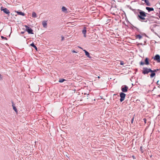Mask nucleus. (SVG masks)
<instances>
[{
  "instance_id": "nucleus-32",
  "label": "nucleus",
  "mask_w": 160,
  "mask_h": 160,
  "mask_svg": "<svg viewBox=\"0 0 160 160\" xmlns=\"http://www.w3.org/2000/svg\"><path fill=\"white\" fill-rule=\"evenodd\" d=\"M2 79V77L1 74H0V80Z\"/></svg>"
},
{
  "instance_id": "nucleus-37",
  "label": "nucleus",
  "mask_w": 160,
  "mask_h": 160,
  "mask_svg": "<svg viewBox=\"0 0 160 160\" xmlns=\"http://www.w3.org/2000/svg\"><path fill=\"white\" fill-rule=\"evenodd\" d=\"M79 47V48H80L82 49V48L81 47Z\"/></svg>"
},
{
  "instance_id": "nucleus-3",
  "label": "nucleus",
  "mask_w": 160,
  "mask_h": 160,
  "mask_svg": "<svg viewBox=\"0 0 160 160\" xmlns=\"http://www.w3.org/2000/svg\"><path fill=\"white\" fill-rule=\"evenodd\" d=\"M25 30L26 31H27L29 34H33V30L31 28H30L27 25H25Z\"/></svg>"
},
{
  "instance_id": "nucleus-26",
  "label": "nucleus",
  "mask_w": 160,
  "mask_h": 160,
  "mask_svg": "<svg viewBox=\"0 0 160 160\" xmlns=\"http://www.w3.org/2000/svg\"><path fill=\"white\" fill-rule=\"evenodd\" d=\"M140 64L141 65H144L145 64H144V62H142V61H141L140 63Z\"/></svg>"
},
{
  "instance_id": "nucleus-17",
  "label": "nucleus",
  "mask_w": 160,
  "mask_h": 160,
  "mask_svg": "<svg viewBox=\"0 0 160 160\" xmlns=\"http://www.w3.org/2000/svg\"><path fill=\"white\" fill-rule=\"evenodd\" d=\"M62 11L65 12H67V8L63 6L62 8Z\"/></svg>"
},
{
  "instance_id": "nucleus-35",
  "label": "nucleus",
  "mask_w": 160,
  "mask_h": 160,
  "mask_svg": "<svg viewBox=\"0 0 160 160\" xmlns=\"http://www.w3.org/2000/svg\"><path fill=\"white\" fill-rule=\"evenodd\" d=\"M72 52H74V53H77V52H76L75 50H73L72 51Z\"/></svg>"
},
{
  "instance_id": "nucleus-18",
  "label": "nucleus",
  "mask_w": 160,
  "mask_h": 160,
  "mask_svg": "<svg viewBox=\"0 0 160 160\" xmlns=\"http://www.w3.org/2000/svg\"><path fill=\"white\" fill-rule=\"evenodd\" d=\"M30 46H32V47H33L36 50H38V48L36 47V46L34 45V43H32L30 44Z\"/></svg>"
},
{
  "instance_id": "nucleus-41",
  "label": "nucleus",
  "mask_w": 160,
  "mask_h": 160,
  "mask_svg": "<svg viewBox=\"0 0 160 160\" xmlns=\"http://www.w3.org/2000/svg\"><path fill=\"white\" fill-rule=\"evenodd\" d=\"M158 96L159 97H160V94L159 95H158Z\"/></svg>"
},
{
  "instance_id": "nucleus-10",
  "label": "nucleus",
  "mask_w": 160,
  "mask_h": 160,
  "mask_svg": "<svg viewBox=\"0 0 160 160\" xmlns=\"http://www.w3.org/2000/svg\"><path fill=\"white\" fill-rule=\"evenodd\" d=\"M150 72L151 73L150 75V78H153L154 76H155L156 73L153 71V70H151V71Z\"/></svg>"
},
{
  "instance_id": "nucleus-5",
  "label": "nucleus",
  "mask_w": 160,
  "mask_h": 160,
  "mask_svg": "<svg viewBox=\"0 0 160 160\" xmlns=\"http://www.w3.org/2000/svg\"><path fill=\"white\" fill-rule=\"evenodd\" d=\"M128 87L126 85H124L122 86L121 90L123 92H126L128 91Z\"/></svg>"
},
{
  "instance_id": "nucleus-46",
  "label": "nucleus",
  "mask_w": 160,
  "mask_h": 160,
  "mask_svg": "<svg viewBox=\"0 0 160 160\" xmlns=\"http://www.w3.org/2000/svg\"><path fill=\"white\" fill-rule=\"evenodd\" d=\"M159 14H160V12H159Z\"/></svg>"
},
{
  "instance_id": "nucleus-42",
  "label": "nucleus",
  "mask_w": 160,
  "mask_h": 160,
  "mask_svg": "<svg viewBox=\"0 0 160 160\" xmlns=\"http://www.w3.org/2000/svg\"><path fill=\"white\" fill-rule=\"evenodd\" d=\"M98 78H100V77L99 76H98Z\"/></svg>"
},
{
  "instance_id": "nucleus-27",
  "label": "nucleus",
  "mask_w": 160,
  "mask_h": 160,
  "mask_svg": "<svg viewBox=\"0 0 160 160\" xmlns=\"http://www.w3.org/2000/svg\"><path fill=\"white\" fill-rule=\"evenodd\" d=\"M157 84L158 85H159V86H160V81L158 80L157 81Z\"/></svg>"
},
{
  "instance_id": "nucleus-9",
  "label": "nucleus",
  "mask_w": 160,
  "mask_h": 160,
  "mask_svg": "<svg viewBox=\"0 0 160 160\" xmlns=\"http://www.w3.org/2000/svg\"><path fill=\"white\" fill-rule=\"evenodd\" d=\"M86 32H87L86 28V27H84L83 30L82 31V32L84 35H83L84 37L85 38L86 37V36H87L86 34Z\"/></svg>"
},
{
  "instance_id": "nucleus-15",
  "label": "nucleus",
  "mask_w": 160,
  "mask_h": 160,
  "mask_svg": "<svg viewBox=\"0 0 160 160\" xmlns=\"http://www.w3.org/2000/svg\"><path fill=\"white\" fill-rule=\"evenodd\" d=\"M15 12H16L19 15H22V16H24L25 15V14L24 13L21 12L15 11Z\"/></svg>"
},
{
  "instance_id": "nucleus-23",
  "label": "nucleus",
  "mask_w": 160,
  "mask_h": 160,
  "mask_svg": "<svg viewBox=\"0 0 160 160\" xmlns=\"http://www.w3.org/2000/svg\"><path fill=\"white\" fill-rule=\"evenodd\" d=\"M140 150L142 153H143L144 152V150L142 148V146L140 147Z\"/></svg>"
},
{
  "instance_id": "nucleus-38",
  "label": "nucleus",
  "mask_w": 160,
  "mask_h": 160,
  "mask_svg": "<svg viewBox=\"0 0 160 160\" xmlns=\"http://www.w3.org/2000/svg\"><path fill=\"white\" fill-rule=\"evenodd\" d=\"M88 95H89V94H87V97H88Z\"/></svg>"
},
{
  "instance_id": "nucleus-20",
  "label": "nucleus",
  "mask_w": 160,
  "mask_h": 160,
  "mask_svg": "<svg viewBox=\"0 0 160 160\" xmlns=\"http://www.w3.org/2000/svg\"><path fill=\"white\" fill-rule=\"evenodd\" d=\"M32 16L33 18H34L37 17V14L35 12H32Z\"/></svg>"
},
{
  "instance_id": "nucleus-19",
  "label": "nucleus",
  "mask_w": 160,
  "mask_h": 160,
  "mask_svg": "<svg viewBox=\"0 0 160 160\" xmlns=\"http://www.w3.org/2000/svg\"><path fill=\"white\" fill-rule=\"evenodd\" d=\"M144 1L147 5L149 6H151V4L148 0H144Z\"/></svg>"
},
{
  "instance_id": "nucleus-34",
  "label": "nucleus",
  "mask_w": 160,
  "mask_h": 160,
  "mask_svg": "<svg viewBox=\"0 0 160 160\" xmlns=\"http://www.w3.org/2000/svg\"><path fill=\"white\" fill-rule=\"evenodd\" d=\"M123 62H120V65H123Z\"/></svg>"
},
{
  "instance_id": "nucleus-29",
  "label": "nucleus",
  "mask_w": 160,
  "mask_h": 160,
  "mask_svg": "<svg viewBox=\"0 0 160 160\" xmlns=\"http://www.w3.org/2000/svg\"><path fill=\"white\" fill-rule=\"evenodd\" d=\"M141 34L142 35H144V36L146 37H148V36H147V35L146 34L144 33H142V34L141 33Z\"/></svg>"
},
{
  "instance_id": "nucleus-36",
  "label": "nucleus",
  "mask_w": 160,
  "mask_h": 160,
  "mask_svg": "<svg viewBox=\"0 0 160 160\" xmlns=\"http://www.w3.org/2000/svg\"><path fill=\"white\" fill-rule=\"evenodd\" d=\"M24 33V32H21V33L23 34Z\"/></svg>"
},
{
  "instance_id": "nucleus-39",
  "label": "nucleus",
  "mask_w": 160,
  "mask_h": 160,
  "mask_svg": "<svg viewBox=\"0 0 160 160\" xmlns=\"http://www.w3.org/2000/svg\"><path fill=\"white\" fill-rule=\"evenodd\" d=\"M132 157H133V158H134V156H132Z\"/></svg>"
},
{
  "instance_id": "nucleus-11",
  "label": "nucleus",
  "mask_w": 160,
  "mask_h": 160,
  "mask_svg": "<svg viewBox=\"0 0 160 160\" xmlns=\"http://www.w3.org/2000/svg\"><path fill=\"white\" fill-rule=\"evenodd\" d=\"M146 9L149 12L151 11H153L154 9L152 8H151L149 7H146Z\"/></svg>"
},
{
  "instance_id": "nucleus-16",
  "label": "nucleus",
  "mask_w": 160,
  "mask_h": 160,
  "mask_svg": "<svg viewBox=\"0 0 160 160\" xmlns=\"http://www.w3.org/2000/svg\"><path fill=\"white\" fill-rule=\"evenodd\" d=\"M47 21H43L42 22V24L43 27L45 28L47 27Z\"/></svg>"
},
{
  "instance_id": "nucleus-2",
  "label": "nucleus",
  "mask_w": 160,
  "mask_h": 160,
  "mask_svg": "<svg viewBox=\"0 0 160 160\" xmlns=\"http://www.w3.org/2000/svg\"><path fill=\"white\" fill-rule=\"evenodd\" d=\"M151 68L144 67L143 68L142 73L144 75L147 74L149 72H150L151 71Z\"/></svg>"
},
{
  "instance_id": "nucleus-45",
  "label": "nucleus",
  "mask_w": 160,
  "mask_h": 160,
  "mask_svg": "<svg viewBox=\"0 0 160 160\" xmlns=\"http://www.w3.org/2000/svg\"><path fill=\"white\" fill-rule=\"evenodd\" d=\"M158 69H159V70H160V68Z\"/></svg>"
},
{
  "instance_id": "nucleus-1",
  "label": "nucleus",
  "mask_w": 160,
  "mask_h": 160,
  "mask_svg": "<svg viewBox=\"0 0 160 160\" xmlns=\"http://www.w3.org/2000/svg\"><path fill=\"white\" fill-rule=\"evenodd\" d=\"M138 14L137 18L138 19L143 17H146V15L148 14L145 12L144 11L140 9L138 10Z\"/></svg>"
},
{
  "instance_id": "nucleus-22",
  "label": "nucleus",
  "mask_w": 160,
  "mask_h": 160,
  "mask_svg": "<svg viewBox=\"0 0 160 160\" xmlns=\"http://www.w3.org/2000/svg\"><path fill=\"white\" fill-rule=\"evenodd\" d=\"M66 81V80L63 78L60 79L59 80V82H62L64 81Z\"/></svg>"
},
{
  "instance_id": "nucleus-40",
  "label": "nucleus",
  "mask_w": 160,
  "mask_h": 160,
  "mask_svg": "<svg viewBox=\"0 0 160 160\" xmlns=\"http://www.w3.org/2000/svg\"><path fill=\"white\" fill-rule=\"evenodd\" d=\"M114 96H115V95H116V94H114Z\"/></svg>"
},
{
  "instance_id": "nucleus-21",
  "label": "nucleus",
  "mask_w": 160,
  "mask_h": 160,
  "mask_svg": "<svg viewBox=\"0 0 160 160\" xmlns=\"http://www.w3.org/2000/svg\"><path fill=\"white\" fill-rule=\"evenodd\" d=\"M142 36L139 34L137 35L136 36L137 38H138L139 40L142 38Z\"/></svg>"
},
{
  "instance_id": "nucleus-24",
  "label": "nucleus",
  "mask_w": 160,
  "mask_h": 160,
  "mask_svg": "<svg viewBox=\"0 0 160 160\" xmlns=\"http://www.w3.org/2000/svg\"><path fill=\"white\" fill-rule=\"evenodd\" d=\"M1 38L2 39H5L6 40H7V38H6V37H5L3 36H1Z\"/></svg>"
},
{
  "instance_id": "nucleus-13",
  "label": "nucleus",
  "mask_w": 160,
  "mask_h": 160,
  "mask_svg": "<svg viewBox=\"0 0 160 160\" xmlns=\"http://www.w3.org/2000/svg\"><path fill=\"white\" fill-rule=\"evenodd\" d=\"M12 106L13 107V109L14 110V111L15 112H16L17 113L18 112V110L16 107L15 106V105L14 103L13 102H12Z\"/></svg>"
},
{
  "instance_id": "nucleus-33",
  "label": "nucleus",
  "mask_w": 160,
  "mask_h": 160,
  "mask_svg": "<svg viewBox=\"0 0 160 160\" xmlns=\"http://www.w3.org/2000/svg\"><path fill=\"white\" fill-rule=\"evenodd\" d=\"M133 119H134V118H133L132 119V120H131V123H133Z\"/></svg>"
},
{
  "instance_id": "nucleus-6",
  "label": "nucleus",
  "mask_w": 160,
  "mask_h": 160,
  "mask_svg": "<svg viewBox=\"0 0 160 160\" xmlns=\"http://www.w3.org/2000/svg\"><path fill=\"white\" fill-rule=\"evenodd\" d=\"M154 60L156 61L157 62H160V56L158 54H156L153 58Z\"/></svg>"
},
{
  "instance_id": "nucleus-7",
  "label": "nucleus",
  "mask_w": 160,
  "mask_h": 160,
  "mask_svg": "<svg viewBox=\"0 0 160 160\" xmlns=\"http://www.w3.org/2000/svg\"><path fill=\"white\" fill-rule=\"evenodd\" d=\"M1 9L2 11H3L6 14H9L10 13L9 10L6 8L2 7Z\"/></svg>"
},
{
  "instance_id": "nucleus-12",
  "label": "nucleus",
  "mask_w": 160,
  "mask_h": 160,
  "mask_svg": "<svg viewBox=\"0 0 160 160\" xmlns=\"http://www.w3.org/2000/svg\"><path fill=\"white\" fill-rule=\"evenodd\" d=\"M144 64L146 65L149 64V59L148 58H146L144 60Z\"/></svg>"
},
{
  "instance_id": "nucleus-8",
  "label": "nucleus",
  "mask_w": 160,
  "mask_h": 160,
  "mask_svg": "<svg viewBox=\"0 0 160 160\" xmlns=\"http://www.w3.org/2000/svg\"><path fill=\"white\" fill-rule=\"evenodd\" d=\"M145 17H142L140 18H139L138 20L142 22H147L148 20H149L148 19L145 18Z\"/></svg>"
},
{
  "instance_id": "nucleus-28",
  "label": "nucleus",
  "mask_w": 160,
  "mask_h": 160,
  "mask_svg": "<svg viewBox=\"0 0 160 160\" xmlns=\"http://www.w3.org/2000/svg\"><path fill=\"white\" fill-rule=\"evenodd\" d=\"M143 120L144 121V122L145 123H146V122H147V119L146 118H144L143 119Z\"/></svg>"
},
{
  "instance_id": "nucleus-44",
  "label": "nucleus",
  "mask_w": 160,
  "mask_h": 160,
  "mask_svg": "<svg viewBox=\"0 0 160 160\" xmlns=\"http://www.w3.org/2000/svg\"><path fill=\"white\" fill-rule=\"evenodd\" d=\"M137 71V69H136V71Z\"/></svg>"
},
{
  "instance_id": "nucleus-31",
  "label": "nucleus",
  "mask_w": 160,
  "mask_h": 160,
  "mask_svg": "<svg viewBox=\"0 0 160 160\" xmlns=\"http://www.w3.org/2000/svg\"><path fill=\"white\" fill-rule=\"evenodd\" d=\"M94 38H97L98 37V36L97 35H96V34H94Z\"/></svg>"
},
{
  "instance_id": "nucleus-43",
  "label": "nucleus",
  "mask_w": 160,
  "mask_h": 160,
  "mask_svg": "<svg viewBox=\"0 0 160 160\" xmlns=\"http://www.w3.org/2000/svg\"><path fill=\"white\" fill-rule=\"evenodd\" d=\"M137 71V69H136V71Z\"/></svg>"
},
{
  "instance_id": "nucleus-14",
  "label": "nucleus",
  "mask_w": 160,
  "mask_h": 160,
  "mask_svg": "<svg viewBox=\"0 0 160 160\" xmlns=\"http://www.w3.org/2000/svg\"><path fill=\"white\" fill-rule=\"evenodd\" d=\"M83 51L85 53V55L87 56V57L89 58H91V57H90V55L89 53L87 52L86 50H83Z\"/></svg>"
},
{
  "instance_id": "nucleus-4",
  "label": "nucleus",
  "mask_w": 160,
  "mask_h": 160,
  "mask_svg": "<svg viewBox=\"0 0 160 160\" xmlns=\"http://www.w3.org/2000/svg\"><path fill=\"white\" fill-rule=\"evenodd\" d=\"M126 95L125 93L123 92H121L120 93V102H122L124 100Z\"/></svg>"
},
{
  "instance_id": "nucleus-25",
  "label": "nucleus",
  "mask_w": 160,
  "mask_h": 160,
  "mask_svg": "<svg viewBox=\"0 0 160 160\" xmlns=\"http://www.w3.org/2000/svg\"><path fill=\"white\" fill-rule=\"evenodd\" d=\"M158 71H159V69H157L153 70V71L155 72H156Z\"/></svg>"
},
{
  "instance_id": "nucleus-30",
  "label": "nucleus",
  "mask_w": 160,
  "mask_h": 160,
  "mask_svg": "<svg viewBox=\"0 0 160 160\" xmlns=\"http://www.w3.org/2000/svg\"><path fill=\"white\" fill-rule=\"evenodd\" d=\"M61 38H62V39H61L62 41H63L64 39V37L63 36H61Z\"/></svg>"
}]
</instances>
